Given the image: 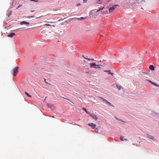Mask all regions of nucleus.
Returning a JSON list of instances; mask_svg holds the SVG:
<instances>
[{
  "instance_id": "nucleus-1",
  "label": "nucleus",
  "mask_w": 159,
  "mask_h": 159,
  "mask_svg": "<svg viewBox=\"0 0 159 159\" xmlns=\"http://www.w3.org/2000/svg\"><path fill=\"white\" fill-rule=\"evenodd\" d=\"M90 68H93L95 69H99L101 67L99 65H96L95 63H90L89 64Z\"/></svg>"
},
{
  "instance_id": "nucleus-2",
  "label": "nucleus",
  "mask_w": 159,
  "mask_h": 159,
  "mask_svg": "<svg viewBox=\"0 0 159 159\" xmlns=\"http://www.w3.org/2000/svg\"><path fill=\"white\" fill-rule=\"evenodd\" d=\"M53 3V5L54 6H56L58 5H61V0H52Z\"/></svg>"
},
{
  "instance_id": "nucleus-3",
  "label": "nucleus",
  "mask_w": 159,
  "mask_h": 159,
  "mask_svg": "<svg viewBox=\"0 0 159 159\" xmlns=\"http://www.w3.org/2000/svg\"><path fill=\"white\" fill-rule=\"evenodd\" d=\"M18 67H16L13 68L12 70V75L13 76H15L16 75L17 73H18Z\"/></svg>"
},
{
  "instance_id": "nucleus-4",
  "label": "nucleus",
  "mask_w": 159,
  "mask_h": 159,
  "mask_svg": "<svg viewBox=\"0 0 159 159\" xmlns=\"http://www.w3.org/2000/svg\"><path fill=\"white\" fill-rule=\"evenodd\" d=\"M118 5H113L112 7H111L109 8V12L111 13L113 12V11L116 8V7L118 6Z\"/></svg>"
},
{
  "instance_id": "nucleus-5",
  "label": "nucleus",
  "mask_w": 159,
  "mask_h": 159,
  "mask_svg": "<svg viewBox=\"0 0 159 159\" xmlns=\"http://www.w3.org/2000/svg\"><path fill=\"white\" fill-rule=\"evenodd\" d=\"M90 116L93 119L97 120L98 119V118L96 115L94 114H90Z\"/></svg>"
},
{
  "instance_id": "nucleus-6",
  "label": "nucleus",
  "mask_w": 159,
  "mask_h": 159,
  "mask_svg": "<svg viewBox=\"0 0 159 159\" xmlns=\"http://www.w3.org/2000/svg\"><path fill=\"white\" fill-rule=\"evenodd\" d=\"M98 98H100L101 99H102L103 101L105 102H106L107 104H109V106H112V107H114V106L113 105H112L110 102H108L106 99H105L104 98H102L101 97H98Z\"/></svg>"
},
{
  "instance_id": "nucleus-7",
  "label": "nucleus",
  "mask_w": 159,
  "mask_h": 159,
  "mask_svg": "<svg viewBox=\"0 0 159 159\" xmlns=\"http://www.w3.org/2000/svg\"><path fill=\"white\" fill-rule=\"evenodd\" d=\"M88 125L89 126H91L93 129H95V128L96 126V125L95 124H94L93 123H89L88 124Z\"/></svg>"
},
{
  "instance_id": "nucleus-8",
  "label": "nucleus",
  "mask_w": 159,
  "mask_h": 159,
  "mask_svg": "<svg viewBox=\"0 0 159 159\" xmlns=\"http://www.w3.org/2000/svg\"><path fill=\"white\" fill-rule=\"evenodd\" d=\"M20 24L21 25H29L30 23L29 22H27L25 21H23L22 22H21L20 23Z\"/></svg>"
},
{
  "instance_id": "nucleus-9",
  "label": "nucleus",
  "mask_w": 159,
  "mask_h": 159,
  "mask_svg": "<svg viewBox=\"0 0 159 159\" xmlns=\"http://www.w3.org/2000/svg\"><path fill=\"white\" fill-rule=\"evenodd\" d=\"M15 35V34L14 33H11L10 34L7 35V37H12Z\"/></svg>"
},
{
  "instance_id": "nucleus-10",
  "label": "nucleus",
  "mask_w": 159,
  "mask_h": 159,
  "mask_svg": "<svg viewBox=\"0 0 159 159\" xmlns=\"http://www.w3.org/2000/svg\"><path fill=\"white\" fill-rule=\"evenodd\" d=\"M104 72H107V73H108V74L109 75H112V76L113 75H114L113 73L111 72L110 70H104Z\"/></svg>"
},
{
  "instance_id": "nucleus-11",
  "label": "nucleus",
  "mask_w": 159,
  "mask_h": 159,
  "mask_svg": "<svg viewBox=\"0 0 159 159\" xmlns=\"http://www.w3.org/2000/svg\"><path fill=\"white\" fill-rule=\"evenodd\" d=\"M149 68L151 70H154L155 69V67L153 65H152L150 66Z\"/></svg>"
},
{
  "instance_id": "nucleus-12",
  "label": "nucleus",
  "mask_w": 159,
  "mask_h": 159,
  "mask_svg": "<svg viewBox=\"0 0 159 159\" xmlns=\"http://www.w3.org/2000/svg\"><path fill=\"white\" fill-rule=\"evenodd\" d=\"M47 106H48V107H49V108H52V107H53V108H55V106L53 105H51V104H47Z\"/></svg>"
},
{
  "instance_id": "nucleus-13",
  "label": "nucleus",
  "mask_w": 159,
  "mask_h": 159,
  "mask_svg": "<svg viewBox=\"0 0 159 159\" xmlns=\"http://www.w3.org/2000/svg\"><path fill=\"white\" fill-rule=\"evenodd\" d=\"M11 13L12 11H8L7 14V16L9 17L11 14Z\"/></svg>"
},
{
  "instance_id": "nucleus-14",
  "label": "nucleus",
  "mask_w": 159,
  "mask_h": 159,
  "mask_svg": "<svg viewBox=\"0 0 159 159\" xmlns=\"http://www.w3.org/2000/svg\"><path fill=\"white\" fill-rule=\"evenodd\" d=\"M96 2L98 3L101 4L102 2V0H96Z\"/></svg>"
},
{
  "instance_id": "nucleus-15",
  "label": "nucleus",
  "mask_w": 159,
  "mask_h": 159,
  "mask_svg": "<svg viewBox=\"0 0 159 159\" xmlns=\"http://www.w3.org/2000/svg\"><path fill=\"white\" fill-rule=\"evenodd\" d=\"M120 139L121 141H123L124 140H126V141L127 140V139H124V137H122V136H121L120 137Z\"/></svg>"
},
{
  "instance_id": "nucleus-16",
  "label": "nucleus",
  "mask_w": 159,
  "mask_h": 159,
  "mask_svg": "<svg viewBox=\"0 0 159 159\" xmlns=\"http://www.w3.org/2000/svg\"><path fill=\"white\" fill-rule=\"evenodd\" d=\"M147 137L150 139H154V138H153V137L150 135H148V134L147 135Z\"/></svg>"
},
{
  "instance_id": "nucleus-17",
  "label": "nucleus",
  "mask_w": 159,
  "mask_h": 159,
  "mask_svg": "<svg viewBox=\"0 0 159 159\" xmlns=\"http://www.w3.org/2000/svg\"><path fill=\"white\" fill-rule=\"evenodd\" d=\"M82 108L83 109V110L85 111L87 113L89 114V113L87 111L86 109V108L83 107Z\"/></svg>"
},
{
  "instance_id": "nucleus-18",
  "label": "nucleus",
  "mask_w": 159,
  "mask_h": 159,
  "mask_svg": "<svg viewBox=\"0 0 159 159\" xmlns=\"http://www.w3.org/2000/svg\"><path fill=\"white\" fill-rule=\"evenodd\" d=\"M76 18L78 20H82L83 19H85V18L81 17V18Z\"/></svg>"
},
{
  "instance_id": "nucleus-19",
  "label": "nucleus",
  "mask_w": 159,
  "mask_h": 159,
  "mask_svg": "<svg viewBox=\"0 0 159 159\" xmlns=\"http://www.w3.org/2000/svg\"><path fill=\"white\" fill-rule=\"evenodd\" d=\"M83 57L84 58H85V59H87L89 61H90V60L93 61V59H91L89 58H86L85 57H84V56H83Z\"/></svg>"
},
{
  "instance_id": "nucleus-20",
  "label": "nucleus",
  "mask_w": 159,
  "mask_h": 159,
  "mask_svg": "<svg viewBox=\"0 0 159 159\" xmlns=\"http://www.w3.org/2000/svg\"><path fill=\"white\" fill-rule=\"evenodd\" d=\"M117 88V89H118L119 90H120L121 88V87L118 85V84H116V85Z\"/></svg>"
},
{
  "instance_id": "nucleus-21",
  "label": "nucleus",
  "mask_w": 159,
  "mask_h": 159,
  "mask_svg": "<svg viewBox=\"0 0 159 159\" xmlns=\"http://www.w3.org/2000/svg\"><path fill=\"white\" fill-rule=\"evenodd\" d=\"M25 94L28 97H31V96L29 95L27 92H25Z\"/></svg>"
},
{
  "instance_id": "nucleus-22",
  "label": "nucleus",
  "mask_w": 159,
  "mask_h": 159,
  "mask_svg": "<svg viewBox=\"0 0 159 159\" xmlns=\"http://www.w3.org/2000/svg\"><path fill=\"white\" fill-rule=\"evenodd\" d=\"M105 8V7H100L99 8V9H98V11H101L102 10H103V9H104Z\"/></svg>"
},
{
  "instance_id": "nucleus-23",
  "label": "nucleus",
  "mask_w": 159,
  "mask_h": 159,
  "mask_svg": "<svg viewBox=\"0 0 159 159\" xmlns=\"http://www.w3.org/2000/svg\"><path fill=\"white\" fill-rule=\"evenodd\" d=\"M94 129V131L96 132L97 133H98V128H95V129Z\"/></svg>"
},
{
  "instance_id": "nucleus-24",
  "label": "nucleus",
  "mask_w": 159,
  "mask_h": 159,
  "mask_svg": "<svg viewBox=\"0 0 159 159\" xmlns=\"http://www.w3.org/2000/svg\"><path fill=\"white\" fill-rule=\"evenodd\" d=\"M44 25H47V26H53V27H55V25H51L50 24H45Z\"/></svg>"
},
{
  "instance_id": "nucleus-25",
  "label": "nucleus",
  "mask_w": 159,
  "mask_h": 159,
  "mask_svg": "<svg viewBox=\"0 0 159 159\" xmlns=\"http://www.w3.org/2000/svg\"><path fill=\"white\" fill-rule=\"evenodd\" d=\"M152 84H153L154 85L157 86L158 87H159V85H157L156 83H154L153 82Z\"/></svg>"
},
{
  "instance_id": "nucleus-26",
  "label": "nucleus",
  "mask_w": 159,
  "mask_h": 159,
  "mask_svg": "<svg viewBox=\"0 0 159 159\" xmlns=\"http://www.w3.org/2000/svg\"><path fill=\"white\" fill-rule=\"evenodd\" d=\"M32 17L35 18V16H28L27 17V18H32Z\"/></svg>"
},
{
  "instance_id": "nucleus-27",
  "label": "nucleus",
  "mask_w": 159,
  "mask_h": 159,
  "mask_svg": "<svg viewBox=\"0 0 159 159\" xmlns=\"http://www.w3.org/2000/svg\"><path fill=\"white\" fill-rule=\"evenodd\" d=\"M146 80L149 82H150V83H152H152H153V82L152 81H151L150 80Z\"/></svg>"
},
{
  "instance_id": "nucleus-28",
  "label": "nucleus",
  "mask_w": 159,
  "mask_h": 159,
  "mask_svg": "<svg viewBox=\"0 0 159 159\" xmlns=\"http://www.w3.org/2000/svg\"><path fill=\"white\" fill-rule=\"evenodd\" d=\"M62 98H64V99H66V100H69V101H70V102H71V101H70V100L68 99H67V98H65L63 97H62Z\"/></svg>"
},
{
  "instance_id": "nucleus-29",
  "label": "nucleus",
  "mask_w": 159,
  "mask_h": 159,
  "mask_svg": "<svg viewBox=\"0 0 159 159\" xmlns=\"http://www.w3.org/2000/svg\"><path fill=\"white\" fill-rule=\"evenodd\" d=\"M83 0V2L84 3H86L87 2V0Z\"/></svg>"
},
{
  "instance_id": "nucleus-30",
  "label": "nucleus",
  "mask_w": 159,
  "mask_h": 159,
  "mask_svg": "<svg viewBox=\"0 0 159 159\" xmlns=\"http://www.w3.org/2000/svg\"><path fill=\"white\" fill-rule=\"evenodd\" d=\"M80 5H81V4L80 3H78L77 4V5H76V6L78 7Z\"/></svg>"
},
{
  "instance_id": "nucleus-31",
  "label": "nucleus",
  "mask_w": 159,
  "mask_h": 159,
  "mask_svg": "<svg viewBox=\"0 0 159 159\" xmlns=\"http://www.w3.org/2000/svg\"><path fill=\"white\" fill-rule=\"evenodd\" d=\"M31 1H34V2H38V1L37 0H30Z\"/></svg>"
},
{
  "instance_id": "nucleus-32",
  "label": "nucleus",
  "mask_w": 159,
  "mask_h": 159,
  "mask_svg": "<svg viewBox=\"0 0 159 159\" xmlns=\"http://www.w3.org/2000/svg\"><path fill=\"white\" fill-rule=\"evenodd\" d=\"M44 81H45V82L46 83H47V84H49V83H48L47 82V81H46V79H44Z\"/></svg>"
},
{
  "instance_id": "nucleus-33",
  "label": "nucleus",
  "mask_w": 159,
  "mask_h": 159,
  "mask_svg": "<svg viewBox=\"0 0 159 159\" xmlns=\"http://www.w3.org/2000/svg\"><path fill=\"white\" fill-rule=\"evenodd\" d=\"M20 7V5H19V6L18 7H17L16 9H18V8H19Z\"/></svg>"
},
{
  "instance_id": "nucleus-34",
  "label": "nucleus",
  "mask_w": 159,
  "mask_h": 159,
  "mask_svg": "<svg viewBox=\"0 0 159 159\" xmlns=\"http://www.w3.org/2000/svg\"><path fill=\"white\" fill-rule=\"evenodd\" d=\"M52 108H51L52 110H54L55 109V107L54 108H53V107H52Z\"/></svg>"
},
{
  "instance_id": "nucleus-35",
  "label": "nucleus",
  "mask_w": 159,
  "mask_h": 159,
  "mask_svg": "<svg viewBox=\"0 0 159 159\" xmlns=\"http://www.w3.org/2000/svg\"><path fill=\"white\" fill-rule=\"evenodd\" d=\"M34 11V10H31L30 12H33Z\"/></svg>"
},
{
  "instance_id": "nucleus-36",
  "label": "nucleus",
  "mask_w": 159,
  "mask_h": 159,
  "mask_svg": "<svg viewBox=\"0 0 159 159\" xmlns=\"http://www.w3.org/2000/svg\"><path fill=\"white\" fill-rule=\"evenodd\" d=\"M98 11V10L97 11H96V12H98V11Z\"/></svg>"
},
{
  "instance_id": "nucleus-37",
  "label": "nucleus",
  "mask_w": 159,
  "mask_h": 159,
  "mask_svg": "<svg viewBox=\"0 0 159 159\" xmlns=\"http://www.w3.org/2000/svg\"><path fill=\"white\" fill-rule=\"evenodd\" d=\"M53 22H50V23H53Z\"/></svg>"
},
{
  "instance_id": "nucleus-38",
  "label": "nucleus",
  "mask_w": 159,
  "mask_h": 159,
  "mask_svg": "<svg viewBox=\"0 0 159 159\" xmlns=\"http://www.w3.org/2000/svg\"><path fill=\"white\" fill-rule=\"evenodd\" d=\"M134 0V1H137H137H138V0Z\"/></svg>"
},
{
  "instance_id": "nucleus-39",
  "label": "nucleus",
  "mask_w": 159,
  "mask_h": 159,
  "mask_svg": "<svg viewBox=\"0 0 159 159\" xmlns=\"http://www.w3.org/2000/svg\"><path fill=\"white\" fill-rule=\"evenodd\" d=\"M39 17H36V19H37V18H39Z\"/></svg>"
}]
</instances>
